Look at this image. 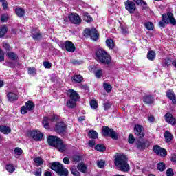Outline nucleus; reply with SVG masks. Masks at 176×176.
Instances as JSON below:
<instances>
[{
    "mask_svg": "<svg viewBox=\"0 0 176 176\" xmlns=\"http://www.w3.org/2000/svg\"><path fill=\"white\" fill-rule=\"evenodd\" d=\"M114 163L121 171L127 173L130 170V166L127 164V157L124 155L118 154L115 157Z\"/></svg>",
    "mask_w": 176,
    "mask_h": 176,
    "instance_id": "obj_1",
    "label": "nucleus"
},
{
    "mask_svg": "<svg viewBox=\"0 0 176 176\" xmlns=\"http://www.w3.org/2000/svg\"><path fill=\"white\" fill-rule=\"evenodd\" d=\"M47 142L50 146L56 148L59 152H65L67 151V145L58 137L50 135L47 138Z\"/></svg>",
    "mask_w": 176,
    "mask_h": 176,
    "instance_id": "obj_2",
    "label": "nucleus"
},
{
    "mask_svg": "<svg viewBox=\"0 0 176 176\" xmlns=\"http://www.w3.org/2000/svg\"><path fill=\"white\" fill-rule=\"evenodd\" d=\"M96 58L102 64H111V55L104 50H98L96 52Z\"/></svg>",
    "mask_w": 176,
    "mask_h": 176,
    "instance_id": "obj_3",
    "label": "nucleus"
},
{
    "mask_svg": "<svg viewBox=\"0 0 176 176\" xmlns=\"http://www.w3.org/2000/svg\"><path fill=\"white\" fill-rule=\"evenodd\" d=\"M52 170L56 171L60 176H68V169L63 167V164L58 162H54L51 166Z\"/></svg>",
    "mask_w": 176,
    "mask_h": 176,
    "instance_id": "obj_4",
    "label": "nucleus"
},
{
    "mask_svg": "<svg viewBox=\"0 0 176 176\" xmlns=\"http://www.w3.org/2000/svg\"><path fill=\"white\" fill-rule=\"evenodd\" d=\"M84 36H90L92 41L98 39V32L96 28L85 29L84 31Z\"/></svg>",
    "mask_w": 176,
    "mask_h": 176,
    "instance_id": "obj_5",
    "label": "nucleus"
},
{
    "mask_svg": "<svg viewBox=\"0 0 176 176\" xmlns=\"http://www.w3.org/2000/svg\"><path fill=\"white\" fill-rule=\"evenodd\" d=\"M102 134L104 137H111L113 140H116L118 138V133L113 131L112 129H109L107 126H104L102 129Z\"/></svg>",
    "mask_w": 176,
    "mask_h": 176,
    "instance_id": "obj_6",
    "label": "nucleus"
},
{
    "mask_svg": "<svg viewBox=\"0 0 176 176\" xmlns=\"http://www.w3.org/2000/svg\"><path fill=\"white\" fill-rule=\"evenodd\" d=\"M57 119H58V116H56V115H53L51 118H49L47 117H44L43 120V127L45 128L46 130H49L50 129L49 124L51 122H54Z\"/></svg>",
    "mask_w": 176,
    "mask_h": 176,
    "instance_id": "obj_7",
    "label": "nucleus"
},
{
    "mask_svg": "<svg viewBox=\"0 0 176 176\" xmlns=\"http://www.w3.org/2000/svg\"><path fill=\"white\" fill-rule=\"evenodd\" d=\"M69 21L73 24H80L82 23V19L76 13H72L68 16Z\"/></svg>",
    "mask_w": 176,
    "mask_h": 176,
    "instance_id": "obj_8",
    "label": "nucleus"
},
{
    "mask_svg": "<svg viewBox=\"0 0 176 176\" xmlns=\"http://www.w3.org/2000/svg\"><path fill=\"white\" fill-rule=\"evenodd\" d=\"M153 151L159 156H167V151L164 148H162L160 146L155 145L153 147Z\"/></svg>",
    "mask_w": 176,
    "mask_h": 176,
    "instance_id": "obj_9",
    "label": "nucleus"
},
{
    "mask_svg": "<svg viewBox=\"0 0 176 176\" xmlns=\"http://www.w3.org/2000/svg\"><path fill=\"white\" fill-rule=\"evenodd\" d=\"M30 135L35 141H42V138H43V134L39 131H31Z\"/></svg>",
    "mask_w": 176,
    "mask_h": 176,
    "instance_id": "obj_10",
    "label": "nucleus"
},
{
    "mask_svg": "<svg viewBox=\"0 0 176 176\" xmlns=\"http://www.w3.org/2000/svg\"><path fill=\"white\" fill-rule=\"evenodd\" d=\"M67 96L69 97V100H79V94L74 89H69L66 92Z\"/></svg>",
    "mask_w": 176,
    "mask_h": 176,
    "instance_id": "obj_11",
    "label": "nucleus"
},
{
    "mask_svg": "<svg viewBox=\"0 0 176 176\" xmlns=\"http://www.w3.org/2000/svg\"><path fill=\"white\" fill-rule=\"evenodd\" d=\"M125 8L129 12V13H133L135 12V3L131 1H126L124 3Z\"/></svg>",
    "mask_w": 176,
    "mask_h": 176,
    "instance_id": "obj_12",
    "label": "nucleus"
},
{
    "mask_svg": "<svg viewBox=\"0 0 176 176\" xmlns=\"http://www.w3.org/2000/svg\"><path fill=\"white\" fill-rule=\"evenodd\" d=\"M67 129V125L63 122H58L55 126L56 133H64Z\"/></svg>",
    "mask_w": 176,
    "mask_h": 176,
    "instance_id": "obj_13",
    "label": "nucleus"
},
{
    "mask_svg": "<svg viewBox=\"0 0 176 176\" xmlns=\"http://www.w3.org/2000/svg\"><path fill=\"white\" fill-rule=\"evenodd\" d=\"M134 131H135V135H138V137H140V138H142V137H144V127H142V126L140 124L135 126Z\"/></svg>",
    "mask_w": 176,
    "mask_h": 176,
    "instance_id": "obj_14",
    "label": "nucleus"
},
{
    "mask_svg": "<svg viewBox=\"0 0 176 176\" xmlns=\"http://www.w3.org/2000/svg\"><path fill=\"white\" fill-rule=\"evenodd\" d=\"M164 118L166 123H169V124H172V126L176 124V120L173 117V114L167 113L165 114Z\"/></svg>",
    "mask_w": 176,
    "mask_h": 176,
    "instance_id": "obj_15",
    "label": "nucleus"
},
{
    "mask_svg": "<svg viewBox=\"0 0 176 176\" xmlns=\"http://www.w3.org/2000/svg\"><path fill=\"white\" fill-rule=\"evenodd\" d=\"M65 47L67 52H70V53H74L75 52V45L69 41H67L65 42Z\"/></svg>",
    "mask_w": 176,
    "mask_h": 176,
    "instance_id": "obj_16",
    "label": "nucleus"
},
{
    "mask_svg": "<svg viewBox=\"0 0 176 176\" xmlns=\"http://www.w3.org/2000/svg\"><path fill=\"white\" fill-rule=\"evenodd\" d=\"M166 96L173 104H176V96L173 90H168L166 91Z\"/></svg>",
    "mask_w": 176,
    "mask_h": 176,
    "instance_id": "obj_17",
    "label": "nucleus"
},
{
    "mask_svg": "<svg viewBox=\"0 0 176 176\" xmlns=\"http://www.w3.org/2000/svg\"><path fill=\"white\" fill-rule=\"evenodd\" d=\"M7 98L8 101L10 102H13V101H16V100H19V95L14 92H9L7 94Z\"/></svg>",
    "mask_w": 176,
    "mask_h": 176,
    "instance_id": "obj_18",
    "label": "nucleus"
},
{
    "mask_svg": "<svg viewBox=\"0 0 176 176\" xmlns=\"http://www.w3.org/2000/svg\"><path fill=\"white\" fill-rule=\"evenodd\" d=\"M32 36L35 41H38L42 38V35L38 29H35L32 31Z\"/></svg>",
    "mask_w": 176,
    "mask_h": 176,
    "instance_id": "obj_19",
    "label": "nucleus"
},
{
    "mask_svg": "<svg viewBox=\"0 0 176 176\" xmlns=\"http://www.w3.org/2000/svg\"><path fill=\"white\" fill-rule=\"evenodd\" d=\"M143 101L145 104L151 105V104H153V102H155V99L153 98L152 96H145L143 98Z\"/></svg>",
    "mask_w": 176,
    "mask_h": 176,
    "instance_id": "obj_20",
    "label": "nucleus"
},
{
    "mask_svg": "<svg viewBox=\"0 0 176 176\" xmlns=\"http://www.w3.org/2000/svg\"><path fill=\"white\" fill-rule=\"evenodd\" d=\"M77 168L78 171L81 173H86L87 171V166L85 164V163L81 162L77 165Z\"/></svg>",
    "mask_w": 176,
    "mask_h": 176,
    "instance_id": "obj_21",
    "label": "nucleus"
},
{
    "mask_svg": "<svg viewBox=\"0 0 176 176\" xmlns=\"http://www.w3.org/2000/svg\"><path fill=\"white\" fill-rule=\"evenodd\" d=\"M21 155H23V150L21 148L16 147L14 149L13 155L14 156V157L19 159V157H20Z\"/></svg>",
    "mask_w": 176,
    "mask_h": 176,
    "instance_id": "obj_22",
    "label": "nucleus"
},
{
    "mask_svg": "<svg viewBox=\"0 0 176 176\" xmlns=\"http://www.w3.org/2000/svg\"><path fill=\"white\" fill-rule=\"evenodd\" d=\"M12 129L9 126H0V132L3 134H10Z\"/></svg>",
    "mask_w": 176,
    "mask_h": 176,
    "instance_id": "obj_23",
    "label": "nucleus"
},
{
    "mask_svg": "<svg viewBox=\"0 0 176 176\" xmlns=\"http://www.w3.org/2000/svg\"><path fill=\"white\" fill-rule=\"evenodd\" d=\"M137 146L139 149H145L146 146H149V143L146 141L138 142L137 143Z\"/></svg>",
    "mask_w": 176,
    "mask_h": 176,
    "instance_id": "obj_24",
    "label": "nucleus"
},
{
    "mask_svg": "<svg viewBox=\"0 0 176 176\" xmlns=\"http://www.w3.org/2000/svg\"><path fill=\"white\" fill-rule=\"evenodd\" d=\"M14 10L16 14L18 15L19 17H23V16L25 14V10H24V9L22 8H16Z\"/></svg>",
    "mask_w": 176,
    "mask_h": 176,
    "instance_id": "obj_25",
    "label": "nucleus"
},
{
    "mask_svg": "<svg viewBox=\"0 0 176 176\" xmlns=\"http://www.w3.org/2000/svg\"><path fill=\"white\" fill-rule=\"evenodd\" d=\"M82 19L83 21H86L87 23H91V21H93V18L87 12L82 13Z\"/></svg>",
    "mask_w": 176,
    "mask_h": 176,
    "instance_id": "obj_26",
    "label": "nucleus"
},
{
    "mask_svg": "<svg viewBox=\"0 0 176 176\" xmlns=\"http://www.w3.org/2000/svg\"><path fill=\"white\" fill-rule=\"evenodd\" d=\"M164 137L166 142H171L173 138H174L173 134H171L170 132L168 131H165Z\"/></svg>",
    "mask_w": 176,
    "mask_h": 176,
    "instance_id": "obj_27",
    "label": "nucleus"
},
{
    "mask_svg": "<svg viewBox=\"0 0 176 176\" xmlns=\"http://www.w3.org/2000/svg\"><path fill=\"white\" fill-rule=\"evenodd\" d=\"M76 100L69 99L67 102V107L68 108H75L76 107Z\"/></svg>",
    "mask_w": 176,
    "mask_h": 176,
    "instance_id": "obj_28",
    "label": "nucleus"
},
{
    "mask_svg": "<svg viewBox=\"0 0 176 176\" xmlns=\"http://www.w3.org/2000/svg\"><path fill=\"white\" fill-rule=\"evenodd\" d=\"M147 58L150 60V61H153V60L156 58V53L155 51H149L147 54Z\"/></svg>",
    "mask_w": 176,
    "mask_h": 176,
    "instance_id": "obj_29",
    "label": "nucleus"
},
{
    "mask_svg": "<svg viewBox=\"0 0 176 176\" xmlns=\"http://www.w3.org/2000/svg\"><path fill=\"white\" fill-rule=\"evenodd\" d=\"M72 79L76 83H80V82H82V80H83V77H82V76H80V75H74L72 78Z\"/></svg>",
    "mask_w": 176,
    "mask_h": 176,
    "instance_id": "obj_30",
    "label": "nucleus"
},
{
    "mask_svg": "<svg viewBox=\"0 0 176 176\" xmlns=\"http://www.w3.org/2000/svg\"><path fill=\"white\" fill-rule=\"evenodd\" d=\"M106 45L109 49H113V47H115V43H113V40L111 38L106 40Z\"/></svg>",
    "mask_w": 176,
    "mask_h": 176,
    "instance_id": "obj_31",
    "label": "nucleus"
},
{
    "mask_svg": "<svg viewBox=\"0 0 176 176\" xmlns=\"http://www.w3.org/2000/svg\"><path fill=\"white\" fill-rule=\"evenodd\" d=\"M103 87L107 93H111L112 91V85L108 82H104Z\"/></svg>",
    "mask_w": 176,
    "mask_h": 176,
    "instance_id": "obj_32",
    "label": "nucleus"
},
{
    "mask_svg": "<svg viewBox=\"0 0 176 176\" xmlns=\"http://www.w3.org/2000/svg\"><path fill=\"white\" fill-rule=\"evenodd\" d=\"M7 56L10 60H16L17 58H19V56H17V54H14V52H8L7 53Z\"/></svg>",
    "mask_w": 176,
    "mask_h": 176,
    "instance_id": "obj_33",
    "label": "nucleus"
},
{
    "mask_svg": "<svg viewBox=\"0 0 176 176\" xmlns=\"http://www.w3.org/2000/svg\"><path fill=\"white\" fill-rule=\"evenodd\" d=\"M168 17L169 19V22L170 23V24H173V25H176V20L174 18V15L172 13L168 12Z\"/></svg>",
    "mask_w": 176,
    "mask_h": 176,
    "instance_id": "obj_34",
    "label": "nucleus"
},
{
    "mask_svg": "<svg viewBox=\"0 0 176 176\" xmlns=\"http://www.w3.org/2000/svg\"><path fill=\"white\" fill-rule=\"evenodd\" d=\"M102 74H104V70L102 69H98L95 72V76L97 79H100L102 76Z\"/></svg>",
    "mask_w": 176,
    "mask_h": 176,
    "instance_id": "obj_35",
    "label": "nucleus"
},
{
    "mask_svg": "<svg viewBox=\"0 0 176 176\" xmlns=\"http://www.w3.org/2000/svg\"><path fill=\"white\" fill-rule=\"evenodd\" d=\"M88 135L89 138H92L94 140H96V138H98V133L96 132L95 131H91L89 132Z\"/></svg>",
    "mask_w": 176,
    "mask_h": 176,
    "instance_id": "obj_36",
    "label": "nucleus"
},
{
    "mask_svg": "<svg viewBox=\"0 0 176 176\" xmlns=\"http://www.w3.org/2000/svg\"><path fill=\"white\" fill-rule=\"evenodd\" d=\"M25 107L27 108L28 111H32V109H34V108H35V105L34 104V103L32 102L28 101L25 104Z\"/></svg>",
    "mask_w": 176,
    "mask_h": 176,
    "instance_id": "obj_37",
    "label": "nucleus"
},
{
    "mask_svg": "<svg viewBox=\"0 0 176 176\" xmlns=\"http://www.w3.org/2000/svg\"><path fill=\"white\" fill-rule=\"evenodd\" d=\"M8 32V27L6 26H2L0 28V38H3V36H5V34Z\"/></svg>",
    "mask_w": 176,
    "mask_h": 176,
    "instance_id": "obj_38",
    "label": "nucleus"
},
{
    "mask_svg": "<svg viewBox=\"0 0 176 176\" xmlns=\"http://www.w3.org/2000/svg\"><path fill=\"white\" fill-rule=\"evenodd\" d=\"M90 107L92 109H97L98 108V102L96 100H91L90 101Z\"/></svg>",
    "mask_w": 176,
    "mask_h": 176,
    "instance_id": "obj_39",
    "label": "nucleus"
},
{
    "mask_svg": "<svg viewBox=\"0 0 176 176\" xmlns=\"http://www.w3.org/2000/svg\"><path fill=\"white\" fill-rule=\"evenodd\" d=\"M34 162L36 166H42V164H43V160L41 158V157L34 158Z\"/></svg>",
    "mask_w": 176,
    "mask_h": 176,
    "instance_id": "obj_40",
    "label": "nucleus"
},
{
    "mask_svg": "<svg viewBox=\"0 0 176 176\" xmlns=\"http://www.w3.org/2000/svg\"><path fill=\"white\" fill-rule=\"evenodd\" d=\"M72 174H73L74 176H80V173L78 171V169H76V166H73L71 168Z\"/></svg>",
    "mask_w": 176,
    "mask_h": 176,
    "instance_id": "obj_41",
    "label": "nucleus"
},
{
    "mask_svg": "<svg viewBox=\"0 0 176 176\" xmlns=\"http://www.w3.org/2000/svg\"><path fill=\"white\" fill-rule=\"evenodd\" d=\"M157 168L159 171H164L166 170V164L163 162L158 163Z\"/></svg>",
    "mask_w": 176,
    "mask_h": 176,
    "instance_id": "obj_42",
    "label": "nucleus"
},
{
    "mask_svg": "<svg viewBox=\"0 0 176 176\" xmlns=\"http://www.w3.org/2000/svg\"><path fill=\"white\" fill-rule=\"evenodd\" d=\"M96 151H98V152H104L106 149L105 146L102 144H98L95 147Z\"/></svg>",
    "mask_w": 176,
    "mask_h": 176,
    "instance_id": "obj_43",
    "label": "nucleus"
},
{
    "mask_svg": "<svg viewBox=\"0 0 176 176\" xmlns=\"http://www.w3.org/2000/svg\"><path fill=\"white\" fill-rule=\"evenodd\" d=\"M28 72L29 75H31L32 76H35L36 75V69L35 67H29Z\"/></svg>",
    "mask_w": 176,
    "mask_h": 176,
    "instance_id": "obj_44",
    "label": "nucleus"
},
{
    "mask_svg": "<svg viewBox=\"0 0 176 176\" xmlns=\"http://www.w3.org/2000/svg\"><path fill=\"white\" fill-rule=\"evenodd\" d=\"M6 168L8 173H14V170H16L13 164H8Z\"/></svg>",
    "mask_w": 176,
    "mask_h": 176,
    "instance_id": "obj_45",
    "label": "nucleus"
},
{
    "mask_svg": "<svg viewBox=\"0 0 176 176\" xmlns=\"http://www.w3.org/2000/svg\"><path fill=\"white\" fill-rule=\"evenodd\" d=\"M144 25L146 30H148L149 31H152L153 30V23L151 22H146Z\"/></svg>",
    "mask_w": 176,
    "mask_h": 176,
    "instance_id": "obj_46",
    "label": "nucleus"
},
{
    "mask_svg": "<svg viewBox=\"0 0 176 176\" xmlns=\"http://www.w3.org/2000/svg\"><path fill=\"white\" fill-rule=\"evenodd\" d=\"M120 30L122 34H124V35L129 33V31L127 30V28H126V26L123 25H120Z\"/></svg>",
    "mask_w": 176,
    "mask_h": 176,
    "instance_id": "obj_47",
    "label": "nucleus"
},
{
    "mask_svg": "<svg viewBox=\"0 0 176 176\" xmlns=\"http://www.w3.org/2000/svg\"><path fill=\"white\" fill-rule=\"evenodd\" d=\"M169 20L170 19H168V14H162V21H164V23H165L166 24H168Z\"/></svg>",
    "mask_w": 176,
    "mask_h": 176,
    "instance_id": "obj_48",
    "label": "nucleus"
},
{
    "mask_svg": "<svg viewBox=\"0 0 176 176\" xmlns=\"http://www.w3.org/2000/svg\"><path fill=\"white\" fill-rule=\"evenodd\" d=\"M134 2H135V3L138 5V6H146V3H145L144 1L142 0H133Z\"/></svg>",
    "mask_w": 176,
    "mask_h": 176,
    "instance_id": "obj_49",
    "label": "nucleus"
},
{
    "mask_svg": "<svg viewBox=\"0 0 176 176\" xmlns=\"http://www.w3.org/2000/svg\"><path fill=\"white\" fill-rule=\"evenodd\" d=\"M97 166L99 167V168H102L104 166H105V161L104 160H100L97 162Z\"/></svg>",
    "mask_w": 176,
    "mask_h": 176,
    "instance_id": "obj_50",
    "label": "nucleus"
},
{
    "mask_svg": "<svg viewBox=\"0 0 176 176\" xmlns=\"http://www.w3.org/2000/svg\"><path fill=\"white\" fill-rule=\"evenodd\" d=\"M5 60V52L0 48V63H2Z\"/></svg>",
    "mask_w": 176,
    "mask_h": 176,
    "instance_id": "obj_51",
    "label": "nucleus"
},
{
    "mask_svg": "<svg viewBox=\"0 0 176 176\" xmlns=\"http://www.w3.org/2000/svg\"><path fill=\"white\" fill-rule=\"evenodd\" d=\"M9 19V15L4 14L1 16V21L2 23H6Z\"/></svg>",
    "mask_w": 176,
    "mask_h": 176,
    "instance_id": "obj_52",
    "label": "nucleus"
},
{
    "mask_svg": "<svg viewBox=\"0 0 176 176\" xmlns=\"http://www.w3.org/2000/svg\"><path fill=\"white\" fill-rule=\"evenodd\" d=\"M82 160V157L79 155H74L73 157V162H75L76 163H78V162H80Z\"/></svg>",
    "mask_w": 176,
    "mask_h": 176,
    "instance_id": "obj_53",
    "label": "nucleus"
},
{
    "mask_svg": "<svg viewBox=\"0 0 176 176\" xmlns=\"http://www.w3.org/2000/svg\"><path fill=\"white\" fill-rule=\"evenodd\" d=\"M27 112H28V109H27V107L25 106H23L21 108V113L22 115H25V113H27Z\"/></svg>",
    "mask_w": 176,
    "mask_h": 176,
    "instance_id": "obj_54",
    "label": "nucleus"
},
{
    "mask_svg": "<svg viewBox=\"0 0 176 176\" xmlns=\"http://www.w3.org/2000/svg\"><path fill=\"white\" fill-rule=\"evenodd\" d=\"M167 176H174V170L172 168H169L166 170Z\"/></svg>",
    "mask_w": 176,
    "mask_h": 176,
    "instance_id": "obj_55",
    "label": "nucleus"
},
{
    "mask_svg": "<svg viewBox=\"0 0 176 176\" xmlns=\"http://www.w3.org/2000/svg\"><path fill=\"white\" fill-rule=\"evenodd\" d=\"M0 2L2 3L3 9H8V1L6 0H0Z\"/></svg>",
    "mask_w": 176,
    "mask_h": 176,
    "instance_id": "obj_56",
    "label": "nucleus"
},
{
    "mask_svg": "<svg viewBox=\"0 0 176 176\" xmlns=\"http://www.w3.org/2000/svg\"><path fill=\"white\" fill-rule=\"evenodd\" d=\"M35 176H42V169L38 168L36 169V171L34 172Z\"/></svg>",
    "mask_w": 176,
    "mask_h": 176,
    "instance_id": "obj_57",
    "label": "nucleus"
},
{
    "mask_svg": "<svg viewBox=\"0 0 176 176\" xmlns=\"http://www.w3.org/2000/svg\"><path fill=\"white\" fill-rule=\"evenodd\" d=\"M135 139H134V136L131 134L129 136V144H134V141Z\"/></svg>",
    "mask_w": 176,
    "mask_h": 176,
    "instance_id": "obj_58",
    "label": "nucleus"
},
{
    "mask_svg": "<svg viewBox=\"0 0 176 176\" xmlns=\"http://www.w3.org/2000/svg\"><path fill=\"white\" fill-rule=\"evenodd\" d=\"M3 47L6 50H10V45L6 42H3Z\"/></svg>",
    "mask_w": 176,
    "mask_h": 176,
    "instance_id": "obj_59",
    "label": "nucleus"
},
{
    "mask_svg": "<svg viewBox=\"0 0 176 176\" xmlns=\"http://www.w3.org/2000/svg\"><path fill=\"white\" fill-rule=\"evenodd\" d=\"M148 120L150 123H154L155 122V116H149L148 117Z\"/></svg>",
    "mask_w": 176,
    "mask_h": 176,
    "instance_id": "obj_60",
    "label": "nucleus"
},
{
    "mask_svg": "<svg viewBox=\"0 0 176 176\" xmlns=\"http://www.w3.org/2000/svg\"><path fill=\"white\" fill-rule=\"evenodd\" d=\"M43 65L45 68H52V64L49 62H43Z\"/></svg>",
    "mask_w": 176,
    "mask_h": 176,
    "instance_id": "obj_61",
    "label": "nucleus"
},
{
    "mask_svg": "<svg viewBox=\"0 0 176 176\" xmlns=\"http://www.w3.org/2000/svg\"><path fill=\"white\" fill-rule=\"evenodd\" d=\"M111 103L109 102H106L104 104V107L105 111H108V109H109V108H111Z\"/></svg>",
    "mask_w": 176,
    "mask_h": 176,
    "instance_id": "obj_62",
    "label": "nucleus"
},
{
    "mask_svg": "<svg viewBox=\"0 0 176 176\" xmlns=\"http://www.w3.org/2000/svg\"><path fill=\"white\" fill-rule=\"evenodd\" d=\"M72 63L74 65H80V64H83V60H74Z\"/></svg>",
    "mask_w": 176,
    "mask_h": 176,
    "instance_id": "obj_63",
    "label": "nucleus"
},
{
    "mask_svg": "<svg viewBox=\"0 0 176 176\" xmlns=\"http://www.w3.org/2000/svg\"><path fill=\"white\" fill-rule=\"evenodd\" d=\"M170 64H171V60H170L169 58L168 59H165L164 60V66H167V65H170Z\"/></svg>",
    "mask_w": 176,
    "mask_h": 176,
    "instance_id": "obj_64",
    "label": "nucleus"
}]
</instances>
